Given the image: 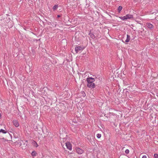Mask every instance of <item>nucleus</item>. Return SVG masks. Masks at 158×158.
<instances>
[{"label": "nucleus", "instance_id": "1", "mask_svg": "<svg viewBox=\"0 0 158 158\" xmlns=\"http://www.w3.org/2000/svg\"><path fill=\"white\" fill-rule=\"evenodd\" d=\"M94 78L88 77L86 79V81L87 82V86L89 88H94L95 87V85L93 82L94 81Z\"/></svg>", "mask_w": 158, "mask_h": 158}, {"label": "nucleus", "instance_id": "2", "mask_svg": "<svg viewBox=\"0 0 158 158\" xmlns=\"http://www.w3.org/2000/svg\"><path fill=\"white\" fill-rule=\"evenodd\" d=\"M132 18V16L130 15H127L124 16L119 17V18L122 20H126L128 19H130Z\"/></svg>", "mask_w": 158, "mask_h": 158}, {"label": "nucleus", "instance_id": "3", "mask_svg": "<svg viewBox=\"0 0 158 158\" xmlns=\"http://www.w3.org/2000/svg\"><path fill=\"white\" fill-rule=\"evenodd\" d=\"M85 48L83 46H79L75 48V50L77 53L79 51L83 50Z\"/></svg>", "mask_w": 158, "mask_h": 158}, {"label": "nucleus", "instance_id": "4", "mask_svg": "<svg viewBox=\"0 0 158 158\" xmlns=\"http://www.w3.org/2000/svg\"><path fill=\"white\" fill-rule=\"evenodd\" d=\"M65 145L67 148L69 150H71L72 149V145L71 143L69 142H67L65 143Z\"/></svg>", "mask_w": 158, "mask_h": 158}, {"label": "nucleus", "instance_id": "5", "mask_svg": "<svg viewBox=\"0 0 158 158\" xmlns=\"http://www.w3.org/2000/svg\"><path fill=\"white\" fill-rule=\"evenodd\" d=\"M13 124L16 127H18L19 126V122L17 120H14L13 121Z\"/></svg>", "mask_w": 158, "mask_h": 158}, {"label": "nucleus", "instance_id": "6", "mask_svg": "<svg viewBox=\"0 0 158 158\" xmlns=\"http://www.w3.org/2000/svg\"><path fill=\"white\" fill-rule=\"evenodd\" d=\"M76 151L77 153L79 154H81L83 153V151L79 148H76Z\"/></svg>", "mask_w": 158, "mask_h": 158}, {"label": "nucleus", "instance_id": "7", "mask_svg": "<svg viewBox=\"0 0 158 158\" xmlns=\"http://www.w3.org/2000/svg\"><path fill=\"white\" fill-rule=\"evenodd\" d=\"M147 26L149 28L152 29L153 28L154 26L152 24L150 23H147Z\"/></svg>", "mask_w": 158, "mask_h": 158}, {"label": "nucleus", "instance_id": "8", "mask_svg": "<svg viewBox=\"0 0 158 158\" xmlns=\"http://www.w3.org/2000/svg\"><path fill=\"white\" fill-rule=\"evenodd\" d=\"M32 143L33 146L35 147H38V144L37 143L34 141H33L32 142Z\"/></svg>", "mask_w": 158, "mask_h": 158}, {"label": "nucleus", "instance_id": "9", "mask_svg": "<svg viewBox=\"0 0 158 158\" xmlns=\"http://www.w3.org/2000/svg\"><path fill=\"white\" fill-rule=\"evenodd\" d=\"M130 40V36L129 35H127V39L125 40V42H128Z\"/></svg>", "mask_w": 158, "mask_h": 158}, {"label": "nucleus", "instance_id": "10", "mask_svg": "<svg viewBox=\"0 0 158 158\" xmlns=\"http://www.w3.org/2000/svg\"><path fill=\"white\" fill-rule=\"evenodd\" d=\"M2 133L3 134H6L7 133V132L5 130H4L1 129L0 130V133Z\"/></svg>", "mask_w": 158, "mask_h": 158}, {"label": "nucleus", "instance_id": "11", "mask_svg": "<svg viewBox=\"0 0 158 158\" xmlns=\"http://www.w3.org/2000/svg\"><path fill=\"white\" fill-rule=\"evenodd\" d=\"M31 154L32 156H35L36 154V152L35 151H34L32 152Z\"/></svg>", "mask_w": 158, "mask_h": 158}, {"label": "nucleus", "instance_id": "12", "mask_svg": "<svg viewBox=\"0 0 158 158\" xmlns=\"http://www.w3.org/2000/svg\"><path fill=\"white\" fill-rule=\"evenodd\" d=\"M58 5H55L53 7V9L54 10H56L58 8Z\"/></svg>", "mask_w": 158, "mask_h": 158}, {"label": "nucleus", "instance_id": "13", "mask_svg": "<svg viewBox=\"0 0 158 158\" xmlns=\"http://www.w3.org/2000/svg\"><path fill=\"white\" fill-rule=\"evenodd\" d=\"M122 7L121 6H120L118 7V11L119 13H120V11L122 9Z\"/></svg>", "mask_w": 158, "mask_h": 158}, {"label": "nucleus", "instance_id": "14", "mask_svg": "<svg viewBox=\"0 0 158 158\" xmlns=\"http://www.w3.org/2000/svg\"><path fill=\"white\" fill-rule=\"evenodd\" d=\"M101 136V135L100 134H98L97 135V137L98 138H100Z\"/></svg>", "mask_w": 158, "mask_h": 158}, {"label": "nucleus", "instance_id": "15", "mask_svg": "<svg viewBox=\"0 0 158 158\" xmlns=\"http://www.w3.org/2000/svg\"><path fill=\"white\" fill-rule=\"evenodd\" d=\"M90 36L93 39H94L95 38V35H94V34H91V35H90Z\"/></svg>", "mask_w": 158, "mask_h": 158}, {"label": "nucleus", "instance_id": "16", "mask_svg": "<svg viewBox=\"0 0 158 158\" xmlns=\"http://www.w3.org/2000/svg\"><path fill=\"white\" fill-rule=\"evenodd\" d=\"M129 150L128 149H126L125 151V153H126V154H128L129 153Z\"/></svg>", "mask_w": 158, "mask_h": 158}, {"label": "nucleus", "instance_id": "17", "mask_svg": "<svg viewBox=\"0 0 158 158\" xmlns=\"http://www.w3.org/2000/svg\"><path fill=\"white\" fill-rule=\"evenodd\" d=\"M154 157L155 158H158V155L157 154H155Z\"/></svg>", "mask_w": 158, "mask_h": 158}, {"label": "nucleus", "instance_id": "18", "mask_svg": "<svg viewBox=\"0 0 158 158\" xmlns=\"http://www.w3.org/2000/svg\"><path fill=\"white\" fill-rule=\"evenodd\" d=\"M20 146H21L22 145V143H21V142H23V141L22 140H20Z\"/></svg>", "mask_w": 158, "mask_h": 158}, {"label": "nucleus", "instance_id": "19", "mask_svg": "<svg viewBox=\"0 0 158 158\" xmlns=\"http://www.w3.org/2000/svg\"><path fill=\"white\" fill-rule=\"evenodd\" d=\"M142 158H147V156H146L144 155L142 156Z\"/></svg>", "mask_w": 158, "mask_h": 158}, {"label": "nucleus", "instance_id": "20", "mask_svg": "<svg viewBox=\"0 0 158 158\" xmlns=\"http://www.w3.org/2000/svg\"><path fill=\"white\" fill-rule=\"evenodd\" d=\"M2 139L3 140L5 139V141H8L9 140L8 139H5V138H3Z\"/></svg>", "mask_w": 158, "mask_h": 158}, {"label": "nucleus", "instance_id": "21", "mask_svg": "<svg viewBox=\"0 0 158 158\" xmlns=\"http://www.w3.org/2000/svg\"><path fill=\"white\" fill-rule=\"evenodd\" d=\"M57 17L58 18H59V17H60V15H57Z\"/></svg>", "mask_w": 158, "mask_h": 158}, {"label": "nucleus", "instance_id": "22", "mask_svg": "<svg viewBox=\"0 0 158 158\" xmlns=\"http://www.w3.org/2000/svg\"><path fill=\"white\" fill-rule=\"evenodd\" d=\"M62 147H63L64 148V145H62Z\"/></svg>", "mask_w": 158, "mask_h": 158}, {"label": "nucleus", "instance_id": "23", "mask_svg": "<svg viewBox=\"0 0 158 158\" xmlns=\"http://www.w3.org/2000/svg\"><path fill=\"white\" fill-rule=\"evenodd\" d=\"M8 136H10V134L9 133H8Z\"/></svg>", "mask_w": 158, "mask_h": 158}, {"label": "nucleus", "instance_id": "24", "mask_svg": "<svg viewBox=\"0 0 158 158\" xmlns=\"http://www.w3.org/2000/svg\"><path fill=\"white\" fill-rule=\"evenodd\" d=\"M1 113H0V118H1Z\"/></svg>", "mask_w": 158, "mask_h": 158}]
</instances>
